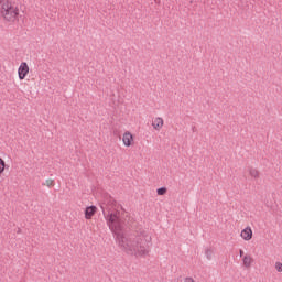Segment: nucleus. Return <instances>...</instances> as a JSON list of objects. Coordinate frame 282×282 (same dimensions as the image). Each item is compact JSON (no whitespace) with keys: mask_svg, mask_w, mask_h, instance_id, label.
Here are the masks:
<instances>
[{"mask_svg":"<svg viewBox=\"0 0 282 282\" xmlns=\"http://www.w3.org/2000/svg\"><path fill=\"white\" fill-rule=\"evenodd\" d=\"M152 237L143 229L134 232V239L127 242L123 247L127 252L137 258H147L150 256Z\"/></svg>","mask_w":282,"mask_h":282,"instance_id":"1","label":"nucleus"},{"mask_svg":"<svg viewBox=\"0 0 282 282\" xmlns=\"http://www.w3.org/2000/svg\"><path fill=\"white\" fill-rule=\"evenodd\" d=\"M275 271H278V273L282 272V263L281 262H275Z\"/></svg>","mask_w":282,"mask_h":282,"instance_id":"13","label":"nucleus"},{"mask_svg":"<svg viewBox=\"0 0 282 282\" xmlns=\"http://www.w3.org/2000/svg\"><path fill=\"white\" fill-rule=\"evenodd\" d=\"M20 8L12 0H0V18L9 24L19 21Z\"/></svg>","mask_w":282,"mask_h":282,"instance_id":"2","label":"nucleus"},{"mask_svg":"<svg viewBox=\"0 0 282 282\" xmlns=\"http://www.w3.org/2000/svg\"><path fill=\"white\" fill-rule=\"evenodd\" d=\"M249 176L253 180L260 178L261 174L258 169L251 167L249 169Z\"/></svg>","mask_w":282,"mask_h":282,"instance_id":"10","label":"nucleus"},{"mask_svg":"<svg viewBox=\"0 0 282 282\" xmlns=\"http://www.w3.org/2000/svg\"><path fill=\"white\" fill-rule=\"evenodd\" d=\"M240 238H242V240L247 242L251 241L253 238L252 228L250 226H247V228L242 229V231H240Z\"/></svg>","mask_w":282,"mask_h":282,"instance_id":"6","label":"nucleus"},{"mask_svg":"<svg viewBox=\"0 0 282 282\" xmlns=\"http://www.w3.org/2000/svg\"><path fill=\"white\" fill-rule=\"evenodd\" d=\"M97 210L98 209H97L96 206L87 207L86 210H85V218H86V220H91L93 217L96 215Z\"/></svg>","mask_w":282,"mask_h":282,"instance_id":"8","label":"nucleus"},{"mask_svg":"<svg viewBox=\"0 0 282 282\" xmlns=\"http://www.w3.org/2000/svg\"><path fill=\"white\" fill-rule=\"evenodd\" d=\"M29 74H30V66L28 62H21L18 68L19 80H24Z\"/></svg>","mask_w":282,"mask_h":282,"instance_id":"4","label":"nucleus"},{"mask_svg":"<svg viewBox=\"0 0 282 282\" xmlns=\"http://www.w3.org/2000/svg\"><path fill=\"white\" fill-rule=\"evenodd\" d=\"M152 127L155 131H161L164 127V119L162 117H154L152 119Z\"/></svg>","mask_w":282,"mask_h":282,"instance_id":"7","label":"nucleus"},{"mask_svg":"<svg viewBox=\"0 0 282 282\" xmlns=\"http://www.w3.org/2000/svg\"><path fill=\"white\" fill-rule=\"evenodd\" d=\"M122 144L126 148H132L135 145V134L130 132V130H126L122 134Z\"/></svg>","mask_w":282,"mask_h":282,"instance_id":"3","label":"nucleus"},{"mask_svg":"<svg viewBox=\"0 0 282 282\" xmlns=\"http://www.w3.org/2000/svg\"><path fill=\"white\" fill-rule=\"evenodd\" d=\"M243 253H245V252H243V250H240V257H242V256H243Z\"/></svg>","mask_w":282,"mask_h":282,"instance_id":"16","label":"nucleus"},{"mask_svg":"<svg viewBox=\"0 0 282 282\" xmlns=\"http://www.w3.org/2000/svg\"><path fill=\"white\" fill-rule=\"evenodd\" d=\"M43 186H46V187H48V188H52V187L55 186V181L52 180V178H48V180L45 181V183L43 184Z\"/></svg>","mask_w":282,"mask_h":282,"instance_id":"12","label":"nucleus"},{"mask_svg":"<svg viewBox=\"0 0 282 282\" xmlns=\"http://www.w3.org/2000/svg\"><path fill=\"white\" fill-rule=\"evenodd\" d=\"M254 263V259L250 254L242 257V267L250 269Z\"/></svg>","mask_w":282,"mask_h":282,"instance_id":"9","label":"nucleus"},{"mask_svg":"<svg viewBox=\"0 0 282 282\" xmlns=\"http://www.w3.org/2000/svg\"><path fill=\"white\" fill-rule=\"evenodd\" d=\"M167 193V189L166 188H160V189H158V195H160V196H163V195H165Z\"/></svg>","mask_w":282,"mask_h":282,"instance_id":"14","label":"nucleus"},{"mask_svg":"<svg viewBox=\"0 0 282 282\" xmlns=\"http://www.w3.org/2000/svg\"><path fill=\"white\" fill-rule=\"evenodd\" d=\"M183 282H196L193 278H185Z\"/></svg>","mask_w":282,"mask_h":282,"instance_id":"15","label":"nucleus"},{"mask_svg":"<svg viewBox=\"0 0 282 282\" xmlns=\"http://www.w3.org/2000/svg\"><path fill=\"white\" fill-rule=\"evenodd\" d=\"M107 225L111 230H116L117 225L119 224V217L116 214H110L109 216L106 217Z\"/></svg>","mask_w":282,"mask_h":282,"instance_id":"5","label":"nucleus"},{"mask_svg":"<svg viewBox=\"0 0 282 282\" xmlns=\"http://www.w3.org/2000/svg\"><path fill=\"white\" fill-rule=\"evenodd\" d=\"M9 169L6 161L0 158V177L6 173V171Z\"/></svg>","mask_w":282,"mask_h":282,"instance_id":"11","label":"nucleus"}]
</instances>
